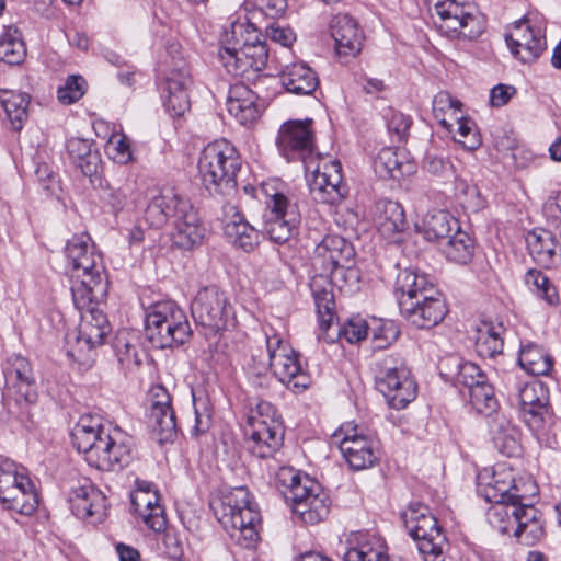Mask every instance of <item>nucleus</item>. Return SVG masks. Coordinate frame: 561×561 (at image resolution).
<instances>
[{"instance_id": "41", "label": "nucleus", "mask_w": 561, "mask_h": 561, "mask_svg": "<svg viewBox=\"0 0 561 561\" xmlns=\"http://www.w3.org/2000/svg\"><path fill=\"white\" fill-rule=\"evenodd\" d=\"M524 512V506L495 504L488 511V519L492 527L501 534H510L512 530L515 531Z\"/></svg>"}, {"instance_id": "46", "label": "nucleus", "mask_w": 561, "mask_h": 561, "mask_svg": "<svg viewBox=\"0 0 561 561\" xmlns=\"http://www.w3.org/2000/svg\"><path fill=\"white\" fill-rule=\"evenodd\" d=\"M526 285L549 305H556L559 296L549 278L539 270L530 268L525 275Z\"/></svg>"}, {"instance_id": "34", "label": "nucleus", "mask_w": 561, "mask_h": 561, "mask_svg": "<svg viewBox=\"0 0 561 561\" xmlns=\"http://www.w3.org/2000/svg\"><path fill=\"white\" fill-rule=\"evenodd\" d=\"M0 105L5 113L9 127L20 131L28 117L30 95L21 91L0 89Z\"/></svg>"}, {"instance_id": "55", "label": "nucleus", "mask_w": 561, "mask_h": 561, "mask_svg": "<svg viewBox=\"0 0 561 561\" xmlns=\"http://www.w3.org/2000/svg\"><path fill=\"white\" fill-rule=\"evenodd\" d=\"M460 106L461 103L454 100L449 93L439 92L433 100V115L444 128L450 130L451 124L446 119V113L448 111L455 113Z\"/></svg>"}, {"instance_id": "59", "label": "nucleus", "mask_w": 561, "mask_h": 561, "mask_svg": "<svg viewBox=\"0 0 561 561\" xmlns=\"http://www.w3.org/2000/svg\"><path fill=\"white\" fill-rule=\"evenodd\" d=\"M107 150L117 163L126 164L133 159L130 144L125 135H113L108 140Z\"/></svg>"}, {"instance_id": "32", "label": "nucleus", "mask_w": 561, "mask_h": 561, "mask_svg": "<svg viewBox=\"0 0 561 561\" xmlns=\"http://www.w3.org/2000/svg\"><path fill=\"white\" fill-rule=\"evenodd\" d=\"M280 82L287 92L296 95H310L319 85L317 73L305 62L286 66Z\"/></svg>"}, {"instance_id": "53", "label": "nucleus", "mask_w": 561, "mask_h": 561, "mask_svg": "<svg viewBox=\"0 0 561 561\" xmlns=\"http://www.w3.org/2000/svg\"><path fill=\"white\" fill-rule=\"evenodd\" d=\"M85 80L81 76H69L65 84L59 87L57 96L60 103L70 105L79 101L85 93Z\"/></svg>"}, {"instance_id": "26", "label": "nucleus", "mask_w": 561, "mask_h": 561, "mask_svg": "<svg viewBox=\"0 0 561 561\" xmlns=\"http://www.w3.org/2000/svg\"><path fill=\"white\" fill-rule=\"evenodd\" d=\"M416 394L417 385L405 364L388 366V407L404 409L415 400Z\"/></svg>"}, {"instance_id": "44", "label": "nucleus", "mask_w": 561, "mask_h": 561, "mask_svg": "<svg viewBox=\"0 0 561 561\" xmlns=\"http://www.w3.org/2000/svg\"><path fill=\"white\" fill-rule=\"evenodd\" d=\"M503 331L502 324L491 325L486 323L478 330L476 348L480 356L494 357L502 353L503 339L501 334Z\"/></svg>"}, {"instance_id": "50", "label": "nucleus", "mask_w": 561, "mask_h": 561, "mask_svg": "<svg viewBox=\"0 0 561 561\" xmlns=\"http://www.w3.org/2000/svg\"><path fill=\"white\" fill-rule=\"evenodd\" d=\"M423 169L430 174L444 181L456 179V169L453 162L442 154L427 152L423 159Z\"/></svg>"}, {"instance_id": "20", "label": "nucleus", "mask_w": 561, "mask_h": 561, "mask_svg": "<svg viewBox=\"0 0 561 561\" xmlns=\"http://www.w3.org/2000/svg\"><path fill=\"white\" fill-rule=\"evenodd\" d=\"M357 283H352L351 279L345 282H335L330 273L319 271L318 274L311 277L309 287L314 300V306L319 320V329L321 332L329 331L334 322L335 301L333 295V286H337L341 290L344 287H350V290Z\"/></svg>"}, {"instance_id": "48", "label": "nucleus", "mask_w": 561, "mask_h": 561, "mask_svg": "<svg viewBox=\"0 0 561 561\" xmlns=\"http://www.w3.org/2000/svg\"><path fill=\"white\" fill-rule=\"evenodd\" d=\"M33 378L34 375L31 364L25 357L15 355L10 359V367L5 371L7 390L19 383L27 388L30 380Z\"/></svg>"}, {"instance_id": "36", "label": "nucleus", "mask_w": 561, "mask_h": 561, "mask_svg": "<svg viewBox=\"0 0 561 561\" xmlns=\"http://www.w3.org/2000/svg\"><path fill=\"white\" fill-rule=\"evenodd\" d=\"M421 229L428 241H439L456 233L460 229V225L448 211L437 210L424 217Z\"/></svg>"}, {"instance_id": "43", "label": "nucleus", "mask_w": 561, "mask_h": 561, "mask_svg": "<svg viewBox=\"0 0 561 561\" xmlns=\"http://www.w3.org/2000/svg\"><path fill=\"white\" fill-rule=\"evenodd\" d=\"M474 243L471 237L459 229L453 233L444 248L446 257L458 264H467L473 257Z\"/></svg>"}, {"instance_id": "19", "label": "nucleus", "mask_w": 561, "mask_h": 561, "mask_svg": "<svg viewBox=\"0 0 561 561\" xmlns=\"http://www.w3.org/2000/svg\"><path fill=\"white\" fill-rule=\"evenodd\" d=\"M505 42L512 55L525 64L537 59L546 49L541 30L533 26L526 16L513 24L505 35Z\"/></svg>"}, {"instance_id": "31", "label": "nucleus", "mask_w": 561, "mask_h": 561, "mask_svg": "<svg viewBox=\"0 0 561 561\" xmlns=\"http://www.w3.org/2000/svg\"><path fill=\"white\" fill-rule=\"evenodd\" d=\"M80 311L78 342L85 343L89 348L103 345L112 330L106 314L90 305Z\"/></svg>"}, {"instance_id": "33", "label": "nucleus", "mask_w": 561, "mask_h": 561, "mask_svg": "<svg viewBox=\"0 0 561 561\" xmlns=\"http://www.w3.org/2000/svg\"><path fill=\"white\" fill-rule=\"evenodd\" d=\"M440 374L455 386H463L470 390L486 376L478 365L462 362L457 356H450L440 363Z\"/></svg>"}, {"instance_id": "35", "label": "nucleus", "mask_w": 561, "mask_h": 561, "mask_svg": "<svg viewBox=\"0 0 561 561\" xmlns=\"http://www.w3.org/2000/svg\"><path fill=\"white\" fill-rule=\"evenodd\" d=\"M0 502L3 507L22 515H32L38 507V494L30 477L20 478V484L3 496Z\"/></svg>"}, {"instance_id": "8", "label": "nucleus", "mask_w": 561, "mask_h": 561, "mask_svg": "<svg viewBox=\"0 0 561 561\" xmlns=\"http://www.w3.org/2000/svg\"><path fill=\"white\" fill-rule=\"evenodd\" d=\"M265 210L263 214L264 231L275 243L287 242L297 231L300 224V213L280 188L278 181L261 184Z\"/></svg>"}, {"instance_id": "28", "label": "nucleus", "mask_w": 561, "mask_h": 561, "mask_svg": "<svg viewBox=\"0 0 561 561\" xmlns=\"http://www.w3.org/2000/svg\"><path fill=\"white\" fill-rule=\"evenodd\" d=\"M331 36L340 56H355L362 49L363 35L357 22L348 14H336L330 23Z\"/></svg>"}, {"instance_id": "56", "label": "nucleus", "mask_w": 561, "mask_h": 561, "mask_svg": "<svg viewBox=\"0 0 561 561\" xmlns=\"http://www.w3.org/2000/svg\"><path fill=\"white\" fill-rule=\"evenodd\" d=\"M96 251L94 245L90 243V238L87 234L75 236L67 242L65 252L68 260V267L78 263L83 257Z\"/></svg>"}, {"instance_id": "49", "label": "nucleus", "mask_w": 561, "mask_h": 561, "mask_svg": "<svg viewBox=\"0 0 561 561\" xmlns=\"http://www.w3.org/2000/svg\"><path fill=\"white\" fill-rule=\"evenodd\" d=\"M135 512L142 518L144 523L154 531H162L165 528L167 520L164 517L163 506L160 504V495L139 506Z\"/></svg>"}, {"instance_id": "58", "label": "nucleus", "mask_w": 561, "mask_h": 561, "mask_svg": "<svg viewBox=\"0 0 561 561\" xmlns=\"http://www.w3.org/2000/svg\"><path fill=\"white\" fill-rule=\"evenodd\" d=\"M412 125V118L401 112H392L388 121V134L391 141L404 144L408 139L409 130Z\"/></svg>"}, {"instance_id": "47", "label": "nucleus", "mask_w": 561, "mask_h": 561, "mask_svg": "<svg viewBox=\"0 0 561 561\" xmlns=\"http://www.w3.org/2000/svg\"><path fill=\"white\" fill-rule=\"evenodd\" d=\"M22 477H28L24 467L10 459L0 460V500L18 488Z\"/></svg>"}, {"instance_id": "60", "label": "nucleus", "mask_w": 561, "mask_h": 561, "mask_svg": "<svg viewBox=\"0 0 561 561\" xmlns=\"http://www.w3.org/2000/svg\"><path fill=\"white\" fill-rule=\"evenodd\" d=\"M114 351L118 362L123 366L130 367L131 365H140L141 363L138 358L136 346L122 335L116 337Z\"/></svg>"}, {"instance_id": "42", "label": "nucleus", "mask_w": 561, "mask_h": 561, "mask_svg": "<svg viewBox=\"0 0 561 561\" xmlns=\"http://www.w3.org/2000/svg\"><path fill=\"white\" fill-rule=\"evenodd\" d=\"M469 399L472 408L484 416H492L499 409L494 388L486 377L469 390Z\"/></svg>"}, {"instance_id": "3", "label": "nucleus", "mask_w": 561, "mask_h": 561, "mask_svg": "<svg viewBox=\"0 0 561 561\" xmlns=\"http://www.w3.org/2000/svg\"><path fill=\"white\" fill-rule=\"evenodd\" d=\"M399 312L412 327L428 330L439 324L448 312L443 295L424 274L399 270L393 284Z\"/></svg>"}, {"instance_id": "64", "label": "nucleus", "mask_w": 561, "mask_h": 561, "mask_svg": "<svg viewBox=\"0 0 561 561\" xmlns=\"http://www.w3.org/2000/svg\"><path fill=\"white\" fill-rule=\"evenodd\" d=\"M345 561H386L382 551L369 548L367 545L350 547L344 553Z\"/></svg>"}, {"instance_id": "40", "label": "nucleus", "mask_w": 561, "mask_h": 561, "mask_svg": "<svg viewBox=\"0 0 561 561\" xmlns=\"http://www.w3.org/2000/svg\"><path fill=\"white\" fill-rule=\"evenodd\" d=\"M389 152L392 157L388 156V175L392 181L398 182V186H401L402 180L416 172V164L402 144H397L393 147L388 146Z\"/></svg>"}, {"instance_id": "18", "label": "nucleus", "mask_w": 561, "mask_h": 561, "mask_svg": "<svg viewBox=\"0 0 561 561\" xmlns=\"http://www.w3.org/2000/svg\"><path fill=\"white\" fill-rule=\"evenodd\" d=\"M435 11L440 22V32L454 36L461 34L465 37L473 38L480 34L479 19L473 13L471 4L459 3L456 0H443L435 4Z\"/></svg>"}, {"instance_id": "17", "label": "nucleus", "mask_w": 561, "mask_h": 561, "mask_svg": "<svg viewBox=\"0 0 561 561\" xmlns=\"http://www.w3.org/2000/svg\"><path fill=\"white\" fill-rule=\"evenodd\" d=\"M511 400L518 407L520 417L533 432L543 427L549 413V392L542 382H526Z\"/></svg>"}, {"instance_id": "1", "label": "nucleus", "mask_w": 561, "mask_h": 561, "mask_svg": "<svg viewBox=\"0 0 561 561\" xmlns=\"http://www.w3.org/2000/svg\"><path fill=\"white\" fill-rule=\"evenodd\" d=\"M279 153L288 161H301L311 173L309 191L317 203L335 205L347 194L339 160H325L316 153L313 119H290L283 123L276 137Z\"/></svg>"}, {"instance_id": "14", "label": "nucleus", "mask_w": 561, "mask_h": 561, "mask_svg": "<svg viewBox=\"0 0 561 561\" xmlns=\"http://www.w3.org/2000/svg\"><path fill=\"white\" fill-rule=\"evenodd\" d=\"M268 367L280 382L295 393L305 391L311 385L310 375L300 365L298 354L279 334L265 331Z\"/></svg>"}, {"instance_id": "11", "label": "nucleus", "mask_w": 561, "mask_h": 561, "mask_svg": "<svg viewBox=\"0 0 561 561\" xmlns=\"http://www.w3.org/2000/svg\"><path fill=\"white\" fill-rule=\"evenodd\" d=\"M68 274L72 300L77 309L83 310L93 301H99L106 296L108 282L102 256L96 251H92L91 254L68 267Z\"/></svg>"}, {"instance_id": "54", "label": "nucleus", "mask_w": 561, "mask_h": 561, "mask_svg": "<svg viewBox=\"0 0 561 561\" xmlns=\"http://www.w3.org/2000/svg\"><path fill=\"white\" fill-rule=\"evenodd\" d=\"M537 486L531 479H514V488L510 491L511 500L506 504L511 506H524L528 504L534 507L533 497L536 495Z\"/></svg>"}, {"instance_id": "2", "label": "nucleus", "mask_w": 561, "mask_h": 561, "mask_svg": "<svg viewBox=\"0 0 561 561\" xmlns=\"http://www.w3.org/2000/svg\"><path fill=\"white\" fill-rule=\"evenodd\" d=\"M71 439L85 461L99 470L119 471L133 460L131 437L103 424L99 416H81L71 431Z\"/></svg>"}, {"instance_id": "38", "label": "nucleus", "mask_w": 561, "mask_h": 561, "mask_svg": "<svg viewBox=\"0 0 561 561\" xmlns=\"http://www.w3.org/2000/svg\"><path fill=\"white\" fill-rule=\"evenodd\" d=\"M67 150L84 175L91 176L96 173L100 159L98 152L92 151V144L89 140L71 138L67 142Z\"/></svg>"}, {"instance_id": "37", "label": "nucleus", "mask_w": 561, "mask_h": 561, "mask_svg": "<svg viewBox=\"0 0 561 561\" xmlns=\"http://www.w3.org/2000/svg\"><path fill=\"white\" fill-rule=\"evenodd\" d=\"M520 367L533 376H543L551 371L553 358L539 345L528 343L519 351Z\"/></svg>"}, {"instance_id": "61", "label": "nucleus", "mask_w": 561, "mask_h": 561, "mask_svg": "<svg viewBox=\"0 0 561 561\" xmlns=\"http://www.w3.org/2000/svg\"><path fill=\"white\" fill-rule=\"evenodd\" d=\"M518 436V430L515 427L512 432L507 431L506 433L493 436L492 442L501 454L511 457L519 450Z\"/></svg>"}, {"instance_id": "16", "label": "nucleus", "mask_w": 561, "mask_h": 561, "mask_svg": "<svg viewBox=\"0 0 561 561\" xmlns=\"http://www.w3.org/2000/svg\"><path fill=\"white\" fill-rule=\"evenodd\" d=\"M331 444L339 447L353 470L369 468L377 460L373 439L359 433L357 425L352 423H344L334 431Z\"/></svg>"}, {"instance_id": "5", "label": "nucleus", "mask_w": 561, "mask_h": 561, "mask_svg": "<svg viewBox=\"0 0 561 561\" xmlns=\"http://www.w3.org/2000/svg\"><path fill=\"white\" fill-rule=\"evenodd\" d=\"M277 482L294 514L304 523L318 524L329 515V495L316 480L291 467H283L277 472Z\"/></svg>"}, {"instance_id": "52", "label": "nucleus", "mask_w": 561, "mask_h": 561, "mask_svg": "<svg viewBox=\"0 0 561 561\" xmlns=\"http://www.w3.org/2000/svg\"><path fill=\"white\" fill-rule=\"evenodd\" d=\"M525 512L522 513L520 520L516 525L514 536L520 538L525 535L530 539H538L542 536L543 529L536 518L537 511L528 504L524 505Z\"/></svg>"}, {"instance_id": "12", "label": "nucleus", "mask_w": 561, "mask_h": 561, "mask_svg": "<svg viewBox=\"0 0 561 561\" xmlns=\"http://www.w3.org/2000/svg\"><path fill=\"white\" fill-rule=\"evenodd\" d=\"M252 35L255 42H243L238 46L239 41L231 43L226 32L225 46L218 51V58L227 72L248 81L259 78V72L265 69L268 59L266 42L260 39L259 34Z\"/></svg>"}, {"instance_id": "7", "label": "nucleus", "mask_w": 561, "mask_h": 561, "mask_svg": "<svg viewBox=\"0 0 561 561\" xmlns=\"http://www.w3.org/2000/svg\"><path fill=\"white\" fill-rule=\"evenodd\" d=\"M145 333L156 348L184 344L192 334L187 316L174 301H159L150 306L145 318Z\"/></svg>"}, {"instance_id": "30", "label": "nucleus", "mask_w": 561, "mask_h": 561, "mask_svg": "<svg viewBox=\"0 0 561 561\" xmlns=\"http://www.w3.org/2000/svg\"><path fill=\"white\" fill-rule=\"evenodd\" d=\"M515 476L504 466H497L491 474L488 471L479 476L478 492L486 502L506 504L511 500L510 491L514 488Z\"/></svg>"}, {"instance_id": "39", "label": "nucleus", "mask_w": 561, "mask_h": 561, "mask_svg": "<svg viewBox=\"0 0 561 561\" xmlns=\"http://www.w3.org/2000/svg\"><path fill=\"white\" fill-rule=\"evenodd\" d=\"M26 56V47L21 32L13 26L4 28L0 35V60L9 65H20Z\"/></svg>"}, {"instance_id": "9", "label": "nucleus", "mask_w": 561, "mask_h": 561, "mask_svg": "<svg viewBox=\"0 0 561 561\" xmlns=\"http://www.w3.org/2000/svg\"><path fill=\"white\" fill-rule=\"evenodd\" d=\"M244 435L247 449L257 458L272 457L279 449L283 432L273 404L261 400L250 410Z\"/></svg>"}, {"instance_id": "10", "label": "nucleus", "mask_w": 561, "mask_h": 561, "mask_svg": "<svg viewBox=\"0 0 561 561\" xmlns=\"http://www.w3.org/2000/svg\"><path fill=\"white\" fill-rule=\"evenodd\" d=\"M401 518L407 531L416 541L424 561L445 560L446 536L426 505L421 503L411 504L402 512Z\"/></svg>"}, {"instance_id": "27", "label": "nucleus", "mask_w": 561, "mask_h": 561, "mask_svg": "<svg viewBox=\"0 0 561 561\" xmlns=\"http://www.w3.org/2000/svg\"><path fill=\"white\" fill-rule=\"evenodd\" d=\"M527 248L533 260L545 268L561 264V243L556 233L547 229H535L526 238Z\"/></svg>"}, {"instance_id": "29", "label": "nucleus", "mask_w": 561, "mask_h": 561, "mask_svg": "<svg viewBox=\"0 0 561 561\" xmlns=\"http://www.w3.org/2000/svg\"><path fill=\"white\" fill-rule=\"evenodd\" d=\"M206 228L193 206L173 222L172 244L182 250L199 247L205 238Z\"/></svg>"}, {"instance_id": "22", "label": "nucleus", "mask_w": 561, "mask_h": 561, "mask_svg": "<svg viewBox=\"0 0 561 561\" xmlns=\"http://www.w3.org/2000/svg\"><path fill=\"white\" fill-rule=\"evenodd\" d=\"M68 502L73 515L80 519L98 524L106 517V496L87 480L71 488Z\"/></svg>"}, {"instance_id": "57", "label": "nucleus", "mask_w": 561, "mask_h": 561, "mask_svg": "<svg viewBox=\"0 0 561 561\" xmlns=\"http://www.w3.org/2000/svg\"><path fill=\"white\" fill-rule=\"evenodd\" d=\"M388 231L391 230L399 234L390 242L400 243L403 241L402 234L408 229V221L402 205L398 202L388 201Z\"/></svg>"}, {"instance_id": "24", "label": "nucleus", "mask_w": 561, "mask_h": 561, "mask_svg": "<svg viewBox=\"0 0 561 561\" xmlns=\"http://www.w3.org/2000/svg\"><path fill=\"white\" fill-rule=\"evenodd\" d=\"M192 207L191 203L175 193L173 190L168 188L162 191L157 196L152 197L148 203L144 218L149 226L153 228H162L169 219H178L184 211Z\"/></svg>"}, {"instance_id": "63", "label": "nucleus", "mask_w": 561, "mask_h": 561, "mask_svg": "<svg viewBox=\"0 0 561 561\" xmlns=\"http://www.w3.org/2000/svg\"><path fill=\"white\" fill-rule=\"evenodd\" d=\"M169 92H187L192 83L191 75L186 68L172 69L165 77Z\"/></svg>"}, {"instance_id": "21", "label": "nucleus", "mask_w": 561, "mask_h": 561, "mask_svg": "<svg viewBox=\"0 0 561 561\" xmlns=\"http://www.w3.org/2000/svg\"><path fill=\"white\" fill-rule=\"evenodd\" d=\"M150 428L159 444L172 442L176 437L175 414L172 409V399L167 388L156 385L150 390Z\"/></svg>"}, {"instance_id": "25", "label": "nucleus", "mask_w": 561, "mask_h": 561, "mask_svg": "<svg viewBox=\"0 0 561 561\" xmlns=\"http://www.w3.org/2000/svg\"><path fill=\"white\" fill-rule=\"evenodd\" d=\"M227 110L244 126L253 124L261 115L257 94L243 82L230 85L227 95Z\"/></svg>"}, {"instance_id": "62", "label": "nucleus", "mask_w": 561, "mask_h": 561, "mask_svg": "<svg viewBox=\"0 0 561 561\" xmlns=\"http://www.w3.org/2000/svg\"><path fill=\"white\" fill-rule=\"evenodd\" d=\"M458 122V136L457 141L468 150H474L480 146V138L473 128V123L466 118H456Z\"/></svg>"}, {"instance_id": "45", "label": "nucleus", "mask_w": 561, "mask_h": 561, "mask_svg": "<svg viewBox=\"0 0 561 561\" xmlns=\"http://www.w3.org/2000/svg\"><path fill=\"white\" fill-rule=\"evenodd\" d=\"M369 327L366 321L360 318H351L344 325H337L334 335H329L327 332H321L318 339H323L327 342H334L336 337L345 339L348 343L354 344L368 334Z\"/></svg>"}, {"instance_id": "6", "label": "nucleus", "mask_w": 561, "mask_h": 561, "mask_svg": "<svg viewBox=\"0 0 561 561\" xmlns=\"http://www.w3.org/2000/svg\"><path fill=\"white\" fill-rule=\"evenodd\" d=\"M215 512L218 522L237 545L254 547L259 539L261 514L247 488H234L224 495Z\"/></svg>"}, {"instance_id": "13", "label": "nucleus", "mask_w": 561, "mask_h": 561, "mask_svg": "<svg viewBox=\"0 0 561 561\" xmlns=\"http://www.w3.org/2000/svg\"><path fill=\"white\" fill-rule=\"evenodd\" d=\"M355 249L351 242L336 234L325 236L314 248L311 264L316 271L330 273L335 282L358 283L353 267Z\"/></svg>"}, {"instance_id": "15", "label": "nucleus", "mask_w": 561, "mask_h": 561, "mask_svg": "<svg viewBox=\"0 0 561 561\" xmlns=\"http://www.w3.org/2000/svg\"><path fill=\"white\" fill-rule=\"evenodd\" d=\"M192 316L206 336L216 335L233 324V309L226 294L216 286L202 288L191 305Z\"/></svg>"}, {"instance_id": "51", "label": "nucleus", "mask_w": 561, "mask_h": 561, "mask_svg": "<svg viewBox=\"0 0 561 561\" xmlns=\"http://www.w3.org/2000/svg\"><path fill=\"white\" fill-rule=\"evenodd\" d=\"M455 191L465 207L478 211L484 207L485 201L476 185L469 184L466 180L457 176L455 179Z\"/></svg>"}, {"instance_id": "4", "label": "nucleus", "mask_w": 561, "mask_h": 561, "mask_svg": "<svg viewBox=\"0 0 561 561\" xmlns=\"http://www.w3.org/2000/svg\"><path fill=\"white\" fill-rule=\"evenodd\" d=\"M241 158L236 147L226 139L209 142L201 152L198 174L209 194L233 198L237 194V173Z\"/></svg>"}, {"instance_id": "23", "label": "nucleus", "mask_w": 561, "mask_h": 561, "mask_svg": "<svg viewBox=\"0 0 561 561\" xmlns=\"http://www.w3.org/2000/svg\"><path fill=\"white\" fill-rule=\"evenodd\" d=\"M224 232L227 239L244 252H252L261 241V232L250 225L229 199L222 206Z\"/></svg>"}]
</instances>
